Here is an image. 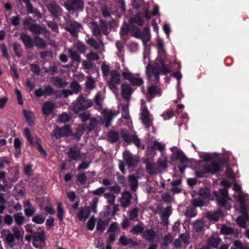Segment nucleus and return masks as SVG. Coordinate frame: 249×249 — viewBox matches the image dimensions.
<instances>
[{
    "label": "nucleus",
    "mask_w": 249,
    "mask_h": 249,
    "mask_svg": "<svg viewBox=\"0 0 249 249\" xmlns=\"http://www.w3.org/2000/svg\"><path fill=\"white\" fill-rule=\"evenodd\" d=\"M234 197L239 204V212L243 216H239L236 221L239 226L246 228V223L249 220V198L248 195L245 193L240 185L234 180Z\"/></svg>",
    "instance_id": "f257e3e1"
},
{
    "label": "nucleus",
    "mask_w": 249,
    "mask_h": 249,
    "mask_svg": "<svg viewBox=\"0 0 249 249\" xmlns=\"http://www.w3.org/2000/svg\"><path fill=\"white\" fill-rule=\"evenodd\" d=\"M158 53L160 63H154L153 65L149 64L146 67V74L149 80H154L157 83L159 80L160 73L166 74L170 72V68L166 62V54L164 49L159 50Z\"/></svg>",
    "instance_id": "f03ea898"
},
{
    "label": "nucleus",
    "mask_w": 249,
    "mask_h": 249,
    "mask_svg": "<svg viewBox=\"0 0 249 249\" xmlns=\"http://www.w3.org/2000/svg\"><path fill=\"white\" fill-rule=\"evenodd\" d=\"M221 183L224 188L222 189H219L218 192H215L214 194L216 196L218 204L223 207H226L227 202L229 200L227 188L231 186V184L226 179H223Z\"/></svg>",
    "instance_id": "7ed1b4c3"
},
{
    "label": "nucleus",
    "mask_w": 249,
    "mask_h": 249,
    "mask_svg": "<svg viewBox=\"0 0 249 249\" xmlns=\"http://www.w3.org/2000/svg\"><path fill=\"white\" fill-rule=\"evenodd\" d=\"M209 191L207 189L201 188L197 195H192L193 199L191 201L193 206L195 207H202L208 203Z\"/></svg>",
    "instance_id": "20e7f679"
},
{
    "label": "nucleus",
    "mask_w": 249,
    "mask_h": 249,
    "mask_svg": "<svg viewBox=\"0 0 249 249\" xmlns=\"http://www.w3.org/2000/svg\"><path fill=\"white\" fill-rule=\"evenodd\" d=\"M93 105L91 100L80 95L73 103L72 110L76 113L88 109Z\"/></svg>",
    "instance_id": "39448f33"
},
{
    "label": "nucleus",
    "mask_w": 249,
    "mask_h": 249,
    "mask_svg": "<svg viewBox=\"0 0 249 249\" xmlns=\"http://www.w3.org/2000/svg\"><path fill=\"white\" fill-rule=\"evenodd\" d=\"M109 79L107 81V85L109 88L114 93L118 91L117 86L121 82L120 74L116 70L111 71L109 73Z\"/></svg>",
    "instance_id": "423d86ee"
},
{
    "label": "nucleus",
    "mask_w": 249,
    "mask_h": 249,
    "mask_svg": "<svg viewBox=\"0 0 249 249\" xmlns=\"http://www.w3.org/2000/svg\"><path fill=\"white\" fill-rule=\"evenodd\" d=\"M120 134L125 142L127 143L133 142L137 147L144 148V146L141 144V140L136 135H131L127 130L124 129L121 130Z\"/></svg>",
    "instance_id": "0eeeda50"
},
{
    "label": "nucleus",
    "mask_w": 249,
    "mask_h": 249,
    "mask_svg": "<svg viewBox=\"0 0 249 249\" xmlns=\"http://www.w3.org/2000/svg\"><path fill=\"white\" fill-rule=\"evenodd\" d=\"M69 161H78L85 160L86 155L81 152L80 148L77 146H74L70 148L67 152Z\"/></svg>",
    "instance_id": "6e6552de"
},
{
    "label": "nucleus",
    "mask_w": 249,
    "mask_h": 249,
    "mask_svg": "<svg viewBox=\"0 0 249 249\" xmlns=\"http://www.w3.org/2000/svg\"><path fill=\"white\" fill-rule=\"evenodd\" d=\"M33 245L36 249H42L45 246V231L41 229L40 231L35 232L32 235Z\"/></svg>",
    "instance_id": "1a4fd4ad"
},
{
    "label": "nucleus",
    "mask_w": 249,
    "mask_h": 249,
    "mask_svg": "<svg viewBox=\"0 0 249 249\" xmlns=\"http://www.w3.org/2000/svg\"><path fill=\"white\" fill-rule=\"evenodd\" d=\"M123 157L124 161V164L129 168L136 167L139 161V157L131 153L128 150H125L123 153Z\"/></svg>",
    "instance_id": "9d476101"
},
{
    "label": "nucleus",
    "mask_w": 249,
    "mask_h": 249,
    "mask_svg": "<svg viewBox=\"0 0 249 249\" xmlns=\"http://www.w3.org/2000/svg\"><path fill=\"white\" fill-rule=\"evenodd\" d=\"M122 75L124 79L128 80L133 85L140 86L143 83V80L139 77L138 74H134L128 70L123 71Z\"/></svg>",
    "instance_id": "9b49d317"
},
{
    "label": "nucleus",
    "mask_w": 249,
    "mask_h": 249,
    "mask_svg": "<svg viewBox=\"0 0 249 249\" xmlns=\"http://www.w3.org/2000/svg\"><path fill=\"white\" fill-rule=\"evenodd\" d=\"M141 119L145 127L148 128L153 124V118L146 107H143L141 109Z\"/></svg>",
    "instance_id": "f8f14e48"
},
{
    "label": "nucleus",
    "mask_w": 249,
    "mask_h": 249,
    "mask_svg": "<svg viewBox=\"0 0 249 249\" xmlns=\"http://www.w3.org/2000/svg\"><path fill=\"white\" fill-rule=\"evenodd\" d=\"M71 133V130L69 126L63 127H56L53 131V135L58 139L62 137L69 136Z\"/></svg>",
    "instance_id": "ddd939ff"
},
{
    "label": "nucleus",
    "mask_w": 249,
    "mask_h": 249,
    "mask_svg": "<svg viewBox=\"0 0 249 249\" xmlns=\"http://www.w3.org/2000/svg\"><path fill=\"white\" fill-rule=\"evenodd\" d=\"M49 11L54 17H58L62 14V9L54 0H50L46 4Z\"/></svg>",
    "instance_id": "4468645a"
},
{
    "label": "nucleus",
    "mask_w": 249,
    "mask_h": 249,
    "mask_svg": "<svg viewBox=\"0 0 249 249\" xmlns=\"http://www.w3.org/2000/svg\"><path fill=\"white\" fill-rule=\"evenodd\" d=\"M132 198V195L129 191H124L121 194V197L119 198V202L121 207L124 208L129 207L131 203Z\"/></svg>",
    "instance_id": "2eb2a0df"
},
{
    "label": "nucleus",
    "mask_w": 249,
    "mask_h": 249,
    "mask_svg": "<svg viewBox=\"0 0 249 249\" xmlns=\"http://www.w3.org/2000/svg\"><path fill=\"white\" fill-rule=\"evenodd\" d=\"M118 112H115L111 110L106 111L101 120V123L108 127L110 124L112 118L118 114Z\"/></svg>",
    "instance_id": "dca6fc26"
},
{
    "label": "nucleus",
    "mask_w": 249,
    "mask_h": 249,
    "mask_svg": "<svg viewBox=\"0 0 249 249\" xmlns=\"http://www.w3.org/2000/svg\"><path fill=\"white\" fill-rule=\"evenodd\" d=\"M204 168L207 172L214 174L220 170V164L216 161L207 162L204 165Z\"/></svg>",
    "instance_id": "f3484780"
},
{
    "label": "nucleus",
    "mask_w": 249,
    "mask_h": 249,
    "mask_svg": "<svg viewBox=\"0 0 249 249\" xmlns=\"http://www.w3.org/2000/svg\"><path fill=\"white\" fill-rule=\"evenodd\" d=\"M206 217L212 221H217L223 216V213L220 209L216 211H209L206 213Z\"/></svg>",
    "instance_id": "a211bd4d"
},
{
    "label": "nucleus",
    "mask_w": 249,
    "mask_h": 249,
    "mask_svg": "<svg viewBox=\"0 0 249 249\" xmlns=\"http://www.w3.org/2000/svg\"><path fill=\"white\" fill-rule=\"evenodd\" d=\"M171 150L173 152L176 159L179 160L181 163H185L188 160L186 157L184 155L183 152L178 148L177 147H172L171 148Z\"/></svg>",
    "instance_id": "6ab92c4d"
},
{
    "label": "nucleus",
    "mask_w": 249,
    "mask_h": 249,
    "mask_svg": "<svg viewBox=\"0 0 249 249\" xmlns=\"http://www.w3.org/2000/svg\"><path fill=\"white\" fill-rule=\"evenodd\" d=\"M156 234L152 229H147L143 231L142 237L147 241L153 243L156 238Z\"/></svg>",
    "instance_id": "aec40b11"
},
{
    "label": "nucleus",
    "mask_w": 249,
    "mask_h": 249,
    "mask_svg": "<svg viewBox=\"0 0 249 249\" xmlns=\"http://www.w3.org/2000/svg\"><path fill=\"white\" fill-rule=\"evenodd\" d=\"M139 178V177L135 176L134 174L130 175L128 176V184L131 190L133 192H135L138 189Z\"/></svg>",
    "instance_id": "412c9836"
},
{
    "label": "nucleus",
    "mask_w": 249,
    "mask_h": 249,
    "mask_svg": "<svg viewBox=\"0 0 249 249\" xmlns=\"http://www.w3.org/2000/svg\"><path fill=\"white\" fill-rule=\"evenodd\" d=\"M55 107L53 102L47 101L44 103L42 106V110L43 113L46 116L51 114Z\"/></svg>",
    "instance_id": "4be33fe9"
},
{
    "label": "nucleus",
    "mask_w": 249,
    "mask_h": 249,
    "mask_svg": "<svg viewBox=\"0 0 249 249\" xmlns=\"http://www.w3.org/2000/svg\"><path fill=\"white\" fill-rule=\"evenodd\" d=\"M141 38L144 46H146L150 39V32L149 27H145L141 33Z\"/></svg>",
    "instance_id": "5701e85b"
},
{
    "label": "nucleus",
    "mask_w": 249,
    "mask_h": 249,
    "mask_svg": "<svg viewBox=\"0 0 249 249\" xmlns=\"http://www.w3.org/2000/svg\"><path fill=\"white\" fill-rule=\"evenodd\" d=\"M50 81L54 86L59 88L66 87L68 84L66 81L58 76L51 77Z\"/></svg>",
    "instance_id": "b1692460"
},
{
    "label": "nucleus",
    "mask_w": 249,
    "mask_h": 249,
    "mask_svg": "<svg viewBox=\"0 0 249 249\" xmlns=\"http://www.w3.org/2000/svg\"><path fill=\"white\" fill-rule=\"evenodd\" d=\"M20 39L27 48H31L33 46V40L30 35L22 33Z\"/></svg>",
    "instance_id": "393cba45"
},
{
    "label": "nucleus",
    "mask_w": 249,
    "mask_h": 249,
    "mask_svg": "<svg viewBox=\"0 0 249 249\" xmlns=\"http://www.w3.org/2000/svg\"><path fill=\"white\" fill-rule=\"evenodd\" d=\"M148 95L150 97V100L156 96L161 95V90L157 86H151L147 89Z\"/></svg>",
    "instance_id": "a878e982"
},
{
    "label": "nucleus",
    "mask_w": 249,
    "mask_h": 249,
    "mask_svg": "<svg viewBox=\"0 0 249 249\" xmlns=\"http://www.w3.org/2000/svg\"><path fill=\"white\" fill-rule=\"evenodd\" d=\"M29 30L33 34L39 35L47 31L45 27H42L38 24L34 23L30 27Z\"/></svg>",
    "instance_id": "bb28decb"
},
{
    "label": "nucleus",
    "mask_w": 249,
    "mask_h": 249,
    "mask_svg": "<svg viewBox=\"0 0 249 249\" xmlns=\"http://www.w3.org/2000/svg\"><path fill=\"white\" fill-rule=\"evenodd\" d=\"M146 168L150 175H154L160 172V170L158 165L156 163H152L150 162H145Z\"/></svg>",
    "instance_id": "cd10ccee"
},
{
    "label": "nucleus",
    "mask_w": 249,
    "mask_h": 249,
    "mask_svg": "<svg viewBox=\"0 0 249 249\" xmlns=\"http://www.w3.org/2000/svg\"><path fill=\"white\" fill-rule=\"evenodd\" d=\"M89 214V210L87 207L80 208L77 213V216L80 221L86 220L88 218Z\"/></svg>",
    "instance_id": "c85d7f7f"
},
{
    "label": "nucleus",
    "mask_w": 249,
    "mask_h": 249,
    "mask_svg": "<svg viewBox=\"0 0 249 249\" xmlns=\"http://www.w3.org/2000/svg\"><path fill=\"white\" fill-rule=\"evenodd\" d=\"M13 235L17 240L22 239L23 237L24 231L22 228L14 226L12 228Z\"/></svg>",
    "instance_id": "c756f323"
},
{
    "label": "nucleus",
    "mask_w": 249,
    "mask_h": 249,
    "mask_svg": "<svg viewBox=\"0 0 249 249\" xmlns=\"http://www.w3.org/2000/svg\"><path fill=\"white\" fill-rule=\"evenodd\" d=\"M132 91L130 86L123 84L122 85V95L123 98L128 100Z\"/></svg>",
    "instance_id": "7c9ffc66"
},
{
    "label": "nucleus",
    "mask_w": 249,
    "mask_h": 249,
    "mask_svg": "<svg viewBox=\"0 0 249 249\" xmlns=\"http://www.w3.org/2000/svg\"><path fill=\"white\" fill-rule=\"evenodd\" d=\"M131 24L135 23L140 26H142L144 23L143 15L142 13L137 14L134 17L130 19Z\"/></svg>",
    "instance_id": "2f4dec72"
},
{
    "label": "nucleus",
    "mask_w": 249,
    "mask_h": 249,
    "mask_svg": "<svg viewBox=\"0 0 249 249\" xmlns=\"http://www.w3.org/2000/svg\"><path fill=\"white\" fill-rule=\"evenodd\" d=\"M1 234L5 236L6 241L9 245H11L13 243L15 237L9 230L6 229L3 230Z\"/></svg>",
    "instance_id": "473e14b6"
},
{
    "label": "nucleus",
    "mask_w": 249,
    "mask_h": 249,
    "mask_svg": "<svg viewBox=\"0 0 249 249\" xmlns=\"http://www.w3.org/2000/svg\"><path fill=\"white\" fill-rule=\"evenodd\" d=\"M144 230V225L143 223L141 222L134 226L130 230V232L134 234H139L143 233Z\"/></svg>",
    "instance_id": "72a5a7b5"
},
{
    "label": "nucleus",
    "mask_w": 249,
    "mask_h": 249,
    "mask_svg": "<svg viewBox=\"0 0 249 249\" xmlns=\"http://www.w3.org/2000/svg\"><path fill=\"white\" fill-rule=\"evenodd\" d=\"M42 69L49 75H54L58 71V68L55 64L51 65L49 67H43Z\"/></svg>",
    "instance_id": "f704fd0d"
},
{
    "label": "nucleus",
    "mask_w": 249,
    "mask_h": 249,
    "mask_svg": "<svg viewBox=\"0 0 249 249\" xmlns=\"http://www.w3.org/2000/svg\"><path fill=\"white\" fill-rule=\"evenodd\" d=\"M108 224V221L107 220H103L102 219H99L98 221L96 230L97 231L102 232L105 230L106 227Z\"/></svg>",
    "instance_id": "c9c22d12"
},
{
    "label": "nucleus",
    "mask_w": 249,
    "mask_h": 249,
    "mask_svg": "<svg viewBox=\"0 0 249 249\" xmlns=\"http://www.w3.org/2000/svg\"><path fill=\"white\" fill-rule=\"evenodd\" d=\"M130 33L133 36L136 38H140L141 36V33L142 31L136 26L132 24H130Z\"/></svg>",
    "instance_id": "e433bc0d"
},
{
    "label": "nucleus",
    "mask_w": 249,
    "mask_h": 249,
    "mask_svg": "<svg viewBox=\"0 0 249 249\" xmlns=\"http://www.w3.org/2000/svg\"><path fill=\"white\" fill-rule=\"evenodd\" d=\"M68 53L73 61L79 62L81 61L80 55L75 51L71 49H68Z\"/></svg>",
    "instance_id": "4c0bfd02"
},
{
    "label": "nucleus",
    "mask_w": 249,
    "mask_h": 249,
    "mask_svg": "<svg viewBox=\"0 0 249 249\" xmlns=\"http://www.w3.org/2000/svg\"><path fill=\"white\" fill-rule=\"evenodd\" d=\"M119 242L121 245L126 246L129 244L137 245V243L132 241L131 238H127L124 236H122L120 238Z\"/></svg>",
    "instance_id": "58836bf2"
},
{
    "label": "nucleus",
    "mask_w": 249,
    "mask_h": 249,
    "mask_svg": "<svg viewBox=\"0 0 249 249\" xmlns=\"http://www.w3.org/2000/svg\"><path fill=\"white\" fill-rule=\"evenodd\" d=\"M94 100L95 102V108L98 110H101L102 109V103L103 101V98L100 92L97 93L95 97Z\"/></svg>",
    "instance_id": "ea45409f"
},
{
    "label": "nucleus",
    "mask_w": 249,
    "mask_h": 249,
    "mask_svg": "<svg viewBox=\"0 0 249 249\" xmlns=\"http://www.w3.org/2000/svg\"><path fill=\"white\" fill-rule=\"evenodd\" d=\"M73 46L74 48L81 53H84L86 51V47L85 45L81 41L75 42Z\"/></svg>",
    "instance_id": "a19ab883"
},
{
    "label": "nucleus",
    "mask_w": 249,
    "mask_h": 249,
    "mask_svg": "<svg viewBox=\"0 0 249 249\" xmlns=\"http://www.w3.org/2000/svg\"><path fill=\"white\" fill-rule=\"evenodd\" d=\"M35 44L38 48H45L47 44L46 41L42 38L38 36H36L34 38Z\"/></svg>",
    "instance_id": "79ce46f5"
},
{
    "label": "nucleus",
    "mask_w": 249,
    "mask_h": 249,
    "mask_svg": "<svg viewBox=\"0 0 249 249\" xmlns=\"http://www.w3.org/2000/svg\"><path fill=\"white\" fill-rule=\"evenodd\" d=\"M105 198L107 200V203L110 205H114L116 196L110 193H107L104 194Z\"/></svg>",
    "instance_id": "37998d69"
},
{
    "label": "nucleus",
    "mask_w": 249,
    "mask_h": 249,
    "mask_svg": "<svg viewBox=\"0 0 249 249\" xmlns=\"http://www.w3.org/2000/svg\"><path fill=\"white\" fill-rule=\"evenodd\" d=\"M119 138V133L116 131H111L108 135V140L112 143L117 142Z\"/></svg>",
    "instance_id": "c03bdc74"
},
{
    "label": "nucleus",
    "mask_w": 249,
    "mask_h": 249,
    "mask_svg": "<svg viewBox=\"0 0 249 249\" xmlns=\"http://www.w3.org/2000/svg\"><path fill=\"white\" fill-rule=\"evenodd\" d=\"M13 216L15 222L18 225L21 226L23 225L24 218L21 213H15L14 214Z\"/></svg>",
    "instance_id": "a18cd8bd"
},
{
    "label": "nucleus",
    "mask_w": 249,
    "mask_h": 249,
    "mask_svg": "<svg viewBox=\"0 0 249 249\" xmlns=\"http://www.w3.org/2000/svg\"><path fill=\"white\" fill-rule=\"evenodd\" d=\"M92 32L94 36H98L101 34L102 32L106 34V30H103L100 26L95 24L92 27Z\"/></svg>",
    "instance_id": "49530a36"
},
{
    "label": "nucleus",
    "mask_w": 249,
    "mask_h": 249,
    "mask_svg": "<svg viewBox=\"0 0 249 249\" xmlns=\"http://www.w3.org/2000/svg\"><path fill=\"white\" fill-rule=\"evenodd\" d=\"M220 241L221 240L218 237H212L208 241V245L209 246L215 248L219 244Z\"/></svg>",
    "instance_id": "de8ad7c7"
},
{
    "label": "nucleus",
    "mask_w": 249,
    "mask_h": 249,
    "mask_svg": "<svg viewBox=\"0 0 249 249\" xmlns=\"http://www.w3.org/2000/svg\"><path fill=\"white\" fill-rule=\"evenodd\" d=\"M95 81L91 77H88L86 82V87L89 89H92L95 88Z\"/></svg>",
    "instance_id": "09e8293b"
},
{
    "label": "nucleus",
    "mask_w": 249,
    "mask_h": 249,
    "mask_svg": "<svg viewBox=\"0 0 249 249\" xmlns=\"http://www.w3.org/2000/svg\"><path fill=\"white\" fill-rule=\"evenodd\" d=\"M204 226L203 221L198 220L194 223L193 227L196 232H200L203 229Z\"/></svg>",
    "instance_id": "8fccbe9b"
},
{
    "label": "nucleus",
    "mask_w": 249,
    "mask_h": 249,
    "mask_svg": "<svg viewBox=\"0 0 249 249\" xmlns=\"http://www.w3.org/2000/svg\"><path fill=\"white\" fill-rule=\"evenodd\" d=\"M45 219L46 218L44 215L39 214L34 216L32 218V221L35 223L41 224L44 222Z\"/></svg>",
    "instance_id": "3c124183"
},
{
    "label": "nucleus",
    "mask_w": 249,
    "mask_h": 249,
    "mask_svg": "<svg viewBox=\"0 0 249 249\" xmlns=\"http://www.w3.org/2000/svg\"><path fill=\"white\" fill-rule=\"evenodd\" d=\"M64 211L61 203H59L57 205V216L60 221L63 219Z\"/></svg>",
    "instance_id": "603ef678"
},
{
    "label": "nucleus",
    "mask_w": 249,
    "mask_h": 249,
    "mask_svg": "<svg viewBox=\"0 0 249 249\" xmlns=\"http://www.w3.org/2000/svg\"><path fill=\"white\" fill-rule=\"evenodd\" d=\"M107 189L109 191L113 192L117 194H119L121 190L120 186L116 183L113 186H109L107 187Z\"/></svg>",
    "instance_id": "864d4df0"
},
{
    "label": "nucleus",
    "mask_w": 249,
    "mask_h": 249,
    "mask_svg": "<svg viewBox=\"0 0 249 249\" xmlns=\"http://www.w3.org/2000/svg\"><path fill=\"white\" fill-rule=\"evenodd\" d=\"M138 209L137 208H133L129 213V218L131 220L136 221L138 219Z\"/></svg>",
    "instance_id": "5fc2aeb1"
},
{
    "label": "nucleus",
    "mask_w": 249,
    "mask_h": 249,
    "mask_svg": "<svg viewBox=\"0 0 249 249\" xmlns=\"http://www.w3.org/2000/svg\"><path fill=\"white\" fill-rule=\"evenodd\" d=\"M41 140L40 139L38 138H36V142L34 143V144L35 145V146L36 147V148L42 154L46 155V153L45 151L44 150V149L42 148V147L40 145Z\"/></svg>",
    "instance_id": "6e6d98bb"
},
{
    "label": "nucleus",
    "mask_w": 249,
    "mask_h": 249,
    "mask_svg": "<svg viewBox=\"0 0 249 249\" xmlns=\"http://www.w3.org/2000/svg\"><path fill=\"white\" fill-rule=\"evenodd\" d=\"M71 91L73 93H77L80 90V86L79 83L76 81L72 82L70 86Z\"/></svg>",
    "instance_id": "4d7b16f0"
},
{
    "label": "nucleus",
    "mask_w": 249,
    "mask_h": 249,
    "mask_svg": "<svg viewBox=\"0 0 249 249\" xmlns=\"http://www.w3.org/2000/svg\"><path fill=\"white\" fill-rule=\"evenodd\" d=\"M34 23L33 19L31 17H28L25 19L23 22V25L25 29L29 30L30 27Z\"/></svg>",
    "instance_id": "13d9d810"
},
{
    "label": "nucleus",
    "mask_w": 249,
    "mask_h": 249,
    "mask_svg": "<svg viewBox=\"0 0 249 249\" xmlns=\"http://www.w3.org/2000/svg\"><path fill=\"white\" fill-rule=\"evenodd\" d=\"M196 214V211L195 208L192 207H188L186 209L185 215L186 216L192 217H194Z\"/></svg>",
    "instance_id": "bf43d9fd"
},
{
    "label": "nucleus",
    "mask_w": 249,
    "mask_h": 249,
    "mask_svg": "<svg viewBox=\"0 0 249 249\" xmlns=\"http://www.w3.org/2000/svg\"><path fill=\"white\" fill-rule=\"evenodd\" d=\"M72 3L75 10L83 8V2L81 0H73Z\"/></svg>",
    "instance_id": "052dcab7"
},
{
    "label": "nucleus",
    "mask_w": 249,
    "mask_h": 249,
    "mask_svg": "<svg viewBox=\"0 0 249 249\" xmlns=\"http://www.w3.org/2000/svg\"><path fill=\"white\" fill-rule=\"evenodd\" d=\"M23 113L27 121L31 124L32 122V119L34 116L33 113L31 111H27L26 110H23Z\"/></svg>",
    "instance_id": "680f3d73"
},
{
    "label": "nucleus",
    "mask_w": 249,
    "mask_h": 249,
    "mask_svg": "<svg viewBox=\"0 0 249 249\" xmlns=\"http://www.w3.org/2000/svg\"><path fill=\"white\" fill-rule=\"evenodd\" d=\"M152 146L153 149H157L160 151H163L165 147L163 144H162L161 143L157 141H155L154 142H153Z\"/></svg>",
    "instance_id": "e2e57ef3"
},
{
    "label": "nucleus",
    "mask_w": 249,
    "mask_h": 249,
    "mask_svg": "<svg viewBox=\"0 0 249 249\" xmlns=\"http://www.w3.org/2000/svg\"><path fill=\"white\" fill-rule=\"evenodd\" d=\"M47 24L48 27L51 28L54 32H58V26L54 21H48Z\"/></svg>",
    "instance_id": "0e129e2a"
},
{
    "label": "nucleus",
    "mask_w": 249,
    "mask_h": 249,
    "mask_svg": "<svg viewBox=\"0 0 249 249\" xmlns=\"http://www.w3.org/2000/svg\"><path fill=\"white\" fill-rule=\"evenodd\" d=\"M105 191L106 189L103 187H101L91 191L90 193L95 196H100L105 193Z\"/></svg>",
    "instance_id": "69168bd1"
},
{
    "label": "nucleus",
    "mask_w": 249,
    "mask_h": 249,
    "mask_svg": "<svg viewBox=\"0 0 249 249\" xmlns=\"http://www.w3.org/2000/svg\"><path fill=\"white\" fill-rule=\"evenodd\" d=\"M173 237L171 234L165 235L163 237V242L162 245L166 246L170 244L173 242Z\"/></svg>",
    "instance_id": "338daca9"
},
{
    "label": "nucleus",
    "mask_w": 249,
    "mask_h": 249,
    "mask_svg": "<svg viewBox=\"0 0 249 249\" xmlns=\"http://www.w3.org/2000/svg\"><path fill=\"white\" fill-rule=\"evenodd\" d=\"M234 247L237 249H249V247L241 243L240 241H234Z\"/></svg>",
    "instance_id": "774afa93"
}]
</instances>
